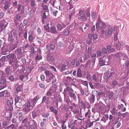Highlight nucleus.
<instances>
[{"label":"nucleus","instance_id":"obj_1","mask_svg":"<svg viewBox=\"0 0 129 129\" xmlns=\"http://www.w3.org/2000/svg\"><path fill=\"white\" fill-rule=\"evenodd\" d=\"M40 98L39 95L37 96L33 99L27 101L25 105L33 109L35 107V104L38 100Z\"/></svg>","mask_w":129,"mask_h":129},{"label":"nucleus","instance_id":"obj_2","mask_svg":"<svg viewBox=\"0 0 129 129\" xmlns=\"http://www.w3.org/2000/svg\"><path fill=\"white\" fill-rule=\"evenodd\" d=\"M13 104V100L12 99L7 100L6 102V109L9 111H11L13 109L12 107Z\"/></svg>","mask_w":129,"mask_h":129},{"label":"nucleus","instance_id":"obj_3","mask_svg":"<svg viewBox=\"0 0 129 129\" xmlns=\"http://www.w3.org/2000/svg\"><path fill=\"white\" fill-rule=\"evenodd\" d=\"M107 59L105 56H103L100 58L99 61L100 65L102 66L104 65H108V62L107 61Z\"/></svg>","mask_w":129,"mask_h":129},{"label":"nucleus","instance_id":"obj_4","mask_svg":"<svg viewBox=\"0 0 129 129\" xmlns=\"http://www.w3.org/2000/svg\"><path fill=\"white\" fill-rule=\"evenodd\" d=\"M0 85L1 86V89H4L6 87L7 85L6 79H0Z\"/></svg>","mask_w":129,"mask_h":129},{"label":"nucleus","instance_id":"obj_5","mask_svg":"<svg viewBox=\"0 0 129 129\" xmlns=\"http://www.w3.org/2000/svg\"><path fill=\"white\" fill-rule=\"evenodd\" d=\"M37 123L34 120H31L30 121V126L31 129H37Z\"/></svg>","mask_w":129,"mask_h":129},{"label":"nucleus","instance_id":"obj_6","mask_svg":"<svg viewBox=\"0 0 129 129\" xmlns=\"http://www.w3.org/2000/svg\"><path fill=\"white\" fill-rule=\"evenodd\" d=\"M9 64L12 66H16L17 64V60L16 58V59H12L9 60Z\"/></svg>","mask_w":129,"mask_h":129},{"label":"nucleus","instance_id":"obj_7","mask_svg":"<svg viewBox=\"0 0 129 129\" xmlns=\"http://www.w3.org/2000/svg\"><path fill=\"white\" fill-rule=\"evenodd\" d=\"M47 57L48 61L50 63H54L55 62V58L53 56H47Z\"/></svg>","mask_w":129,"mask_h":129},{"label":"nucleus","instance_id":"obj_8","mask_svg":"<svg viewBox=\"0 0 129 129\" xmlns=\"http://www.w3.org/2000/svg\"><path fill=\"white\" fill-rule=\"evenodd\" d=\"M33 33L34 32L31 31H30L28 33V35L29 36L28 37V40L31 42H33V40L34 39L33 37L34 35Z\"/></svg>","mask_w":129,"mask_h":129},{"label":"nucleus","instance_id":"obj_9","mask_svg":"<svg viewBox=\"0 0 129 129\" xmlns=\"http://www.w3.org/2000/svg\"><path fill=\"white\" fill-rule=\"evenodd\" d=\"M80 92L83 96L84 95V93L86 96H88L89 94L88 88H85L84 90L82 89H81L80 90Z\"/></svg>","mask_w":129,"mask_h":129},{"label":"nucleus","instance_id":"obj_10","mask_svg":"<svg viewBox=\"0 0 129 129\" xmlns=\"http://www.w3.org/2000/svg\"><path fill=\"white\" fill-rule=\"evenodd\" d=\"M7 58L9 60L14 59L16 58V56L14 53L10 54L7 56Z\"/></svg>","mask_w":129,"mask_h":129},{"label":"nucleus","instance_id":"obj_11","mask_svg":"<svg viewBox=\"0 0 129 129\" xmlns=\"http://www.w3.org/2000/svg\"><path fill=\"white\" fill-rule=\"evenodd\" d=\"M33 110L30 108L24 105V107L23 109V111L25 114L28 113L31 110Z\"/></svg>","mask_w":129,"mask_h":129},{"label":"nucleus","instance_id":"obj_12","mask_svg":"<svg viewBox=\"0 0 129 129\" xmlns=\"http://www.w3.org/2000/svg\"><path fill=\"white\" fill-rule=\"evenodd\" d=\"M15 54L18 57H21V48H18L15 51Z\"/></svg>","mask_w":129,"mask_h":129},{"label":"nucleus","instance_id":"obj_13","mask_svg":"<svg viewBox=\"0 0 129 129\" xmlns=\"http://www.w3.org/2000/svg\"><path fill=\"white\" fill-rule=\"evenodd\" d=\"M14 37L12 35V32H10L9 34V37L8 38V41L11 42H13L14 41Z\"/></svg>","mask_w":129,"mask_h":129},{"label":"nucleus","instance_id":"obj_14","mask_svg":"<svg viewBox=\"0 0 129 129\" xmlns=\"http://www.w3.org/2000/svg\"><path fill=\"white\" fill-rule=\"evenodd\" d=\"M55 91L53 89H49L47 92L46 95L47 96H51L55 92Z\"/></svg>","mask_w":129,"mask_h":129},{"label":"nucleus","instance_id":"obj_15","mask_svg":"<svg viewBox=\"0 0 129 129\" xmlns=\"http://www.w3.org/2000/svg\"><path fill=\"white\" fill-rule=\"evenodd\" d=\"M77 17L78 19L81 20L82 21H85L87 20V19L85 14L78 16Z\"/></svg>","mask_w":129,"mask_h":129},{"label":"nucleus","instance_id":"obj_16","mask_svg":"<svg viewBox=\"0 0 129 129\" xmlns=\"http://www.w3.org/2000/svg\"><path fill=\"white\" fill-rule=\"evenodd\" d=\"M38 110H34L32 112V116L33 118H34L36 116H37L39 115V114L38 112Z\"/></svg>","mask_w":129,"mask_h":129},{"label":"nucleus","instance_id":"obj_17","mask_svg":"<svg viewBox=\"0 0 129 129\" xmlns=\"http://www.w3.org/2000/svg\"><path fill=\"white\" fill-rule=\"evenodd\" d=\"M122 42L118 43L116 45V47L117 49L119 50L122 48L123 45Z\"/></svg>","mask_w":129,"mask_h":129},{"label":"nucleus","instance_id":"obj_18","mask_svg":"<svg viewBox=\"0 0 129 129\" xmlns=\"http://www.w3.org/2000/svg\"><path fill=\"white\" fill-rule=\"evenodd\" d=\"M69 96L70 98H73V99L75 100H76L77 97L73 93V92H69Z\"/></svg>","mask_w":129,"mask_h":129},{"label":"nucleus","instance_id":"obj_19","mask_svg":"<svg viewBox=\"0 0 129 129\" xmlns=\"http://www.w3.org/2000/svg\"><path fill=\"white\" fill-rule=\"evenodd\" d=\"M93 35L92 34H88V42L89 44H90L92 42V39Z\"/></svg>","mask_w":129,"mask_h":129},{"label":"nucleus","instance_id":"obj_20","mask_svg":"<svg viewBox=\"0 0 129 129\" xmlns=\"http://www.w3.org/2000/svg\"><path fill=\"white\" fill-rule=\"evenodd\" d=\"M0 74H1L0 79H6V75L4 72L0 70Z\"/></svg>","mask_w":129,"mask_h":129},{"label":"nucleus","instance_id":"obj_21","mask_svg":"<svg viewBox=\"0 0 129 129\" xmlns=\"http://www.w3.org/2000/svg\"><path fill=\"white\" fill-rule=\"evenodd\" d=\"M2 53L4 55H6L7 54V52H8V50L7 48H4L3 47L2 48Z\"/></svg>","mask_w":129,"mask_h":129},{"label":"nucleus","instance_id":"obj_22","mask_svg":"<svg viewBox=\"0 0 129 129\" xmlns=\"http://www.w3.org/2000/svg\"><path fill=\"white\" fill-rule=\"evenodd\" d=\"M49 15V11H44L43 15V18L45 19L47 18Z\"/></svg>","mask_w":129,"mask_h":129},{"label":"nucleus","instance_id":"obj_23","mask_svg":"<svg viewBox=\"0 0 129 129\" xmlns=\"http://www.w3.org/2000/svg\"><path fill=\"white\" fill-rule=\"evenodd\" d=\"M50 32L55 34H56L58 33L55 27L54 26H52L51 27L50 29Z\"/></svg>","mask_w":129,"mask_h":129},{"label":"nucleus","instance_id":"obj_24","mask_svg":"<svg viewBox=\"0 0 129 129\" xmlns=\"http://www.w3.org/2000/svg\"><path fill=\"white\" fill-rule=\"evenodd\" d=\"M109 117V116L108 115L105 114L101 119V121H103L104 122H105L108 119Z\"/></svg>","mask_w":129,"mask_h":129},{"label":"nucleus","instance_id":"obj_25","mask_svg":"<svg viewBox=\"0 0 129 129\" xmlns=\"http://www.w3.org/2000/svg\"><path fill=\"white\" fill-rule=\"evenodd\" d=\"M66 26L64 25H61L60 24H58L57 26V28L58 29V31L60 30L61 29L65 27Z\"/></svg>","mask_w":129,"mask_h":129},{"label":"nucleus","instance_id":"obj_26","mask_svg":"<svg viewBox=\"0 0 129 129\" xmlns=\"http://www.w3.org/2000/svg\"><path fill=\"white\" fill-rule=\"evenodd\" d=\"M113 29L112 28H110L109 29L107 30L105 32L106 35V36H108L109 35L111 34L112 33Z\"/></svg>","mask_w":129,"mask_h":129},{"label":"nucleus","instance_id":"obj_27","mask_svg":"<svg viewBox=\"0 0 129 129\" xmlns=\"http://www.w3.org/2000/svg\"><path fill=\"white\" fill-rule=\"evenodd\" d=\"M77 74V76L78 77H82V75L81 73V69L79 68L78 69Z\"/></svg>","mask_w":129,"mask_h":129},{"label":"nucleus","instance_id":"obj_28","mask_svg":"<svg viewBox=\"0 0 129 129\" xmlns=\"http://www.w3.org/2000/svg\"><path fill=\"white\" fill-rule=\"evenodd\" d=\"M95 58H94L92 59V60L90 62V63L89 65V67L90 68H92L94 67L95 64Z\"/></svg>","mask_w":129,"mask_h":129},{"label":"nucleus","instance_id":"obj_29","mask_svg":"<svg viewBox=\"0 0 129 129\" xmlns=\"http://www.w3.org/2000/svg\"><path fill=\"white\" fill-rule=\"evenodd\" d=\"M95 96L93 94H92L90 96V104L93 103L95 101Z\"/></svg>","mask_w":129,"mask_h":129},{"label":"nucleus","instance_id":"obj_30","mask_svg":"<svg viewBox=\"0 0 129 129\" xmlns=\"http://www.w3.org/2000/svg\"><path fill=\"white\" fill-rule=\"evenodd\" d=\"M5 71L7 75L8 76L9 75L11 71V69L10 67H7L6 68Z\"/></svg>","mask_w":129,"mask_h":129},{"label":"nucleus","instance_id":"obj_31","mask_svg":"<svg viewBox=\"0 0 129 129\" xmlns=\"http://www.w3.org/2000/svg\"><path fill=\"white\" fill-rule=\"evenodd\" d=\"M8 49L10 51L13 50L16 48L14 45L11 44H9L8 45Z\"/></svg>","mask_w":129,"mask_h":129},{"label":"nucleus","instance_id":"obj_32","mask_svg":"<svg viewBox=\"0 0 129 129\" xmlns=\"http://www.w3.org/2000/svg\"><path fill=\"white\" fill-rule=\"evenodd\" d=\"M9 124V123L6 121H3L2 123V129L7 126Z\"/></svg>","mask_w":129,"mask_h":129},{"label":"nucleus","instance_id":"obj_33","mask_svg":"<svg viewBox=\"0 0 129 129\" xmlns=\"http://www.w3.org/2000/svg\"><path fill=\"white\" fill-rule=\"evenodd\" d=\"M7 24L8 23L7 22H5L4 19L1 23V26L2 27H5Z\"/></svg>","mask_w":129,"mask_h":129},{"label":"nucleus","instance_id":"obj_34","mask_svg":"<svg viewBox=\"0 0 129 129\" xmlns=\"http://www.w3.org/2000/svg\"><path fill=\"white\" fill-rule=\"evenodd\" d=\"M114 96V93L112 91H111L109 93V99H112Z\"/></svg>","mask_w":129,"mask_h":129},{"label":"nucleus","instance_id":"obj_35","mask_svg":"<svg viewBox=\"0 0 129 129\" xmlns=\"http://www.w3.org/2000/svg\"><path fill=\"white\" fill-rule=\"evenodd\" d=\"M9 116L6 117L7 120L8 121L11 120V117H12V113L10 112L8 113Z\"/></svg>","mask_w":129,"mask_h":129},{"label":"nucleus","instance_id":"obj_36","mask_svg":"<svg viewBox=\"0 0 129 129\" xmlns=\"http://www.w3.org/2000/svg\"><path fill=\"white\" fill-rule=\"evenodd\" d=\"M30 5L32 7H34L36 5L35 0H29Z\"/></svg>","mask_w":129,"mask_h":129},{"label":"nucleus","instance_id":"obj_37","mask_svg":"<svg viewBox=\"0 0 129 129\" xmlns=\"http://www.w3.org/2000/svg\"><path fill=\"white\" fill-rule=\"evenodd\" d=\"M85 14L84 11L80 10L79 11L78 14L77 15V17L82 15Z\"/></svg>","mask_w":129,"mask_h":129},{"label":"nucleus","instance_id":"obj_38","mask_svg":"<svg viewBox=\"0 0 129 129\" xmlns=\"http://www.w3.org/2000/svg\"><path fill=\"white\" fill-rule=\"evenodd\" d=\"M77 120H72L71 122V124L72 126H75L76 124H77Z\"/></svg>","mask_w":129,"mask_h":129},{"label":"nucleus","instance_id":"obj_39","mask_svg":"<svg viewBox=\"0 0 129 129\" xmlns=\"http://www.w3.org/2000/svg\"><path fill=\"white\" fill-rule=\"evenodd\" d=\"M15 103H17L18 102H21V100L19 96H17L15 98Z\"/></svg>","mask_w":129,"mask_h":129},{"label":"nucleus","instance_id":"obj_40","mask_svg":"<svg viewBox=\"0 0 129 129\" xmlns=\"http://www.w3.org/2000/svg\"><path fill=\"white\" fill-rule=\"evenodd\" d=\"M45 73L46 75L48 76H51L52 73H51L48 70H46L45 71Z\"/></svg>","mask_w":129,"mask_h":129},{"label":"nucleus","instance_id":"obj_41","mask_svg":"<svg viewBox=\"0 0 129 129\" xmlns=\"http://www.w3.org/2000/svg\"><path fill=\"white\" fill-rule=\"evenodd\" d=\"M101 84L99 82L96 83H95L94 86L95 88H98L101 87Z\"/></svg>","mask_w":129,"mask_h":129},{"label":"nucleus","instance_id":"obj_42","mask_svg":"<svg viewBox=\"0 0 129 129\" xmlns=\"http://www.w3.org/2000/svg\"><path fill=\"white\" fill-rule=\"evenodd\" d=\"M117 111V110L116 109V108H114L113 109L111 112L112 115H115Z\"/></svg>","mask_w":129,"mask_h":129},{"label":"nucleus","instance_id":"obj_43","mask_svg":"<svg viewBox=\"0 0 129 129\" xmlns=\"http://www.w3.org/2000/svg\"><path fill=\"white\" fill-rule=\"evenodd\" d=\"M16 107L19 108H21L22 105L21 104V102H18L17 103H15Z\"/></svg>","mask_w":129,"mask_h":129},{"label":"nucleus","instance_id":"obj_44","mask_svg":"<svg viewBox=\"0 0 129 129\" xmlns=\"http://www.w3.org/2000/svg\"><path fill=\"white\" fill-rule=\"evenodd\" d=\"M86 13L87 17H90V13H89V9L88 8L86 11Z\"/></svg>","mask_w":129,"mask_h":129},{"label":"nucleus","instance_id":"obj_45","mask_svg":"<svg viewBox=\"0 0 129 129\" xmlns=\"http://www.w3.org/2000/svg\"><path fill=\"white\" fill-rule=\"evenodd\" d=\"M8 79L9 80L12 82H13L14 81V77L12 76L11 75L9 77H8Z\"/></svg>","mask_w":129,"mask_h":129},{"label":"nucleus","instance_id":"obj_46","mask_svg":"<svg viewBox=\"0 0 129 129\" xmlns=\"http://www.w3.org/2000/svg\"><path fill=\"white\" fill-rule=\"evenodd\" d=\"M47 97L46 96H44L43 97L42 100V101L41 104L44 103L46 101Z\"/></svg>","mask_w":129,"mask_h":129},{"label":"nucleus","instance_id":"obj_47","mask_svg":"<svg viewBox=\"0 0 129 129\" xmlns=\"http://www.w3.org/2000/svg\"><path fill=\"white\" fill-rule=\"evenodd\" d=\"M15 17L17 20L19 21L21 18V16L20 14L18 13L16 14L15 16Z\"/></svg>","mask_w":129,"mask_h":129},{"label":"nucleus","instance_id":"obj_48","mask_svg":"<svg viewBox=\"0 0 129 129\" xmlns=\"http://www.w3.org/2000/svg\"><path fill=\"white\" fill-rule=\"evenodd\" d=\"M49 114H46L45 112H43L42 113V116L44 117L47 118L49 116Z\"/></svg>","mask_w":129,"mask_h":129},{"label":"nucleus","instance_id":"obj_49","mask_svg":"<svg viewBox=\"0 0 129 129\" xmlns=\"http://www.w3.org/2000/svg\"><path fill=\"white\" fill-rule=\"evenodd\" d=\"M55 77L54 76L53 74H52L51 76H49V80L50 81H51V80L54 79H55Z\"/></svg>","mask_w":129,"mask_h":129},{"label":"nucleus","instance_id":"obj_50","mask_svg":"<svg viewBox=\"0 0 129 129\" xmlns=\"http://www.w3.org/2000/svg\"><path fill=\"white\" fill-rule=\"evenodd\" d=\"M42 57L41 56H39V55H37L35 58V59L37 60H39L42 59Z\"/></svg>","mask_w":129,"mask_h":129},{"label":"nucleus","instance_id":"obj_51","mask_svg":"<svg viewBox=\"0 0 129 129\" xmlns=\"http://www.w3.org/2000/svg\"><path fill=\"white\" fill-rule=\"evenodd\" d=\"M42 8V10L43 11H49V10L48 9V7L46 5Z\"/></svg>","mask_w":129,"mask_h":129},{"label":"nucleus","instance_id":"obj_52","mask_svg":"<svg viewBox=\"0 0 129 129\" xmlns=\"http://www.w3.org/2000/svg\"><path fill=\"white\" fill-rule=\"evenodd\" d=\"M104 78L105 79L109 78V74L107 73H105L104 74Z\"/></svg>","mask_w":129,"mask_h":129},{"label":"nucleus","instance_id":"obj_53","mask_svg":"<svg viewBox=\"0 0 129 129\" xmlns=\"http://www.w3.org/2000/svg\"><path fill=\"white\" fill-rule=\"evenodd\" d=\"M66 89L67 91H68V92L69 93V92H73V90L71 88L69 87H67Z\"/></svg>","mask_w":129,"mask_h":129},{"label":"nucleus","instance_id":"obj_54","mask_svg":"<svg viewBox=\"0 0 129 129\" xmlns=\"http://www.w3.org/2000/svg\"><path fill=\"white\" fill-rule=\"evenodd\" d=\"M40 87L44 89L45 88V85L42 83H40L39 84Z\"/></svg>","mask_w":129,"mask_h":129},{"label":"nucleus","instance_id":"obj_55","mask_svg":"<svg viewBox=\"0 0 129 129\" xmlns=\"http://www.w3.org/2000/svg\"><path fill=\"white\" fill-rule=\"evenodd\" d=\"M50 68L52 71L55 72H57L56 69L54 67L52 66H50Z\"/></svg>","mask_w":129,"mask_h":129},{"label":"nucleus","instance_id":"obj_56","mask_svg":"<svg viewBox=\"0 0 129 129\" xmlns=\"http://www.w3.org/2000/svg\"><path fill=\"white\" fill-rule=\"evenodd\" d=\"M74 15V13L72 14L70 12L68 14V18L70 20L72 18L73 16Z\"/></svg>","mask_w":129,"mask_h":129},{"label":"nucleus","instance_id":"obj_57","mask_svg":"<svg viewBox=\"0 0 129 129\" xmlns=\"http://www.w3.org/2000/svg\"><path fill=\"white\" fill-rule=\"evenodd\" d=\"M101 22V21L100 20H98L96 24V28H98L99 26V24Z\"/></svg>","mask_w":129,"mask_h":129},{"label":"nucleus","instance_id":"obj_58","mask_svg":"<svg viewBox=\"0 0 129 129\" xmlns=\"http://www.w3.org/2000/svg\"><path fill=\"white\" fill-rule=\"evenodd\" d=\"M8 126L9 129H14V128L15 124H12Z\"/></svg>","mask_w":129,"mask_h":129},{"label":"nucleus","instance_id":"obj_59","mask_svg":"<svg viewBox=\"0 0 129 129\" xmlns=\"http://www.w3.org/2000/svg\"><path fill=\"white\" fill-rule=\"evenodd\" d=\"M50 49L52 50H53L55 48V44H51L50 46Z\"/></svg>","mask_w":129,"mask_h":129},{"label":"nucleus","instance_id":"obj_60","mask_svg":"<svg viewBox=\"0 0 129 129\" xmlns=\"http://www.w3.org/2000/svg\"><path fill=\"white\" fill-rule=\"evenodd\" d=\"M80 104L81 106L83 108H86V105L84 103L82 102H81Z\"/></svg>","mask_w":129,"mask_h":129},{"label":"nucleus","instance_id":"obj_61","mask_svg":"<svg viewBox=\"0 0 129 129\" xmlns=\"http://www.w3.org/2000/svg\"><path fill=\"white\" fill-rule=\"evenodd\" d=\"M4 15V12H1L0 13V19H2L3 18Z\"/></svg>","mask_w":129,"mask_h":129},{"label":"nucleus","instance_id":"obj_62","mask_svg":"<svg viewBox=\"0 0 129 129\" xmlns=\"http://www.w3.org/2000/svg\"><path fill=\"white\" fill-rule=\"evenodd\" d=\"M37 30L39 34L40 35L41 34L42 30L39 27L38 28Z\"/></svg>","mask_w":129,"mask_h":129},{"label":"nucleus","instance_id":"obj_63","mask_svg":"<svg viewBox=\"0 0 129 129\" xmlns=\"http://www.w3.org/2000/svg\"><path fill=\"white\" fill-rule=\"evenodd\" d=\"M49 24H47L46 25L44 26V28L47 31H48L49 30Z\"/></svg>","mask_w":129,"mask_h":129},{"label":"nucleus","instance_id":"obj_64","mask_svg":"<svg viewBox=\"0 0 129 129\" xmlns=\"http://www.w3.org/2000/svg\"><path fill=\"white\" fill-rule=\"evenodd\" d=\"M6 58H7V56H3L1 58V60L3 62H4L5 61Z\"/></svg>","mask_w":129,"mask_h":129}]
</instances>
